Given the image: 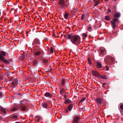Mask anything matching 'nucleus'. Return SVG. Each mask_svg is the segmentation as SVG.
Segmentation results:
<instances>
[{
  "instance_id": "1",
  "label": "nucleus",
  "mask_w": 123,
  "mask_h": 123,
  "mask_svg": "<svg viewBox=\"0 0 123 123\" xmlns=\"http://www.w3.org/2000/svg\"><path fill=\"white\" fill-rule=\"evenodd\" d=\"M68 37L67 39H68L71 38V42L75 45H77L80 43V37L78 36H73L70 34L68 35Z\"/></svg>"
},
{
  "instance_id": "2",
  "label": "nucleus",
  "mask_w": 123,
  "mask_h": 123,
  "mask_svg": "<svg viewBox=\"0 0 123 123\" xmlns=\"http://www.w3.org/2000/svg\"><path fill=\"white\" fill-rule=\"evenodd\" d=\"M58 4L60 7V11H63L65 7H67L69 3L68 0H67L66 2L64 0H59Z\"/></svg>"
},
{
  "instance_id": "3",
  "label": "nucleus",
  "mask_w": 123,
  "mask_h": 123,
  "mask_svg": "<svg viewBox=\"0 0 123 123\" xmlns=\"http://www.w3.org/2000/svg\"><path fill=\"white\" fill-rule=\"evenodd\" d=\"M6 54V53L3 51H1L0 52V61L6 64H8L9 63V62L6 60L4 59Z\"/></svg>"
},
{
  "instance_id": "4",
  "label": "nucleus",
  "mask_w": 123,
  "mask_h": 123,
  "mask_svg": "<svg viewBox=\"0 0 123 123\" xmlns=\"http://www.w3.org/2000/svg\"><path fill=\"white\" fill-rule=\"evenodd\" d=\"M99 50L100 51L101 54L103 55H104V53L106 51L105 49L103 47H100Z\"/></svg>"
},
{
  "instance_id": "5",
  "label": "nucleus",
  "mask_w": 123,
  "mask_h": 123,
  "mask_svg": "<svg viewBox=\"0 0 123 123\" xmlns=\"http://www.w3.org/2000/svg\"><path fill=\"white\" fill-rule=\"evenodd\" d=\"M113 21H111V22L113 25V28L114 29L116 27V25H115L116 23L115 21H117V18H114L113 19Z\"/></svg>"
},
{
  "instance_id": "6",
  "label": "nucleus",
  "mask_w": 123,
  "mask_h": 123,
  "mask_svg": "<svg viewBox=\"0 0 123 123\" xmlns=\"http://www.w3.org/2000/svg\"><path fill=\"white\" fill-rule=\"evenodd\" d=\"M12 83L14 87L17 85L18 84V81L17 79L16 78L15 79Z\"/></svg>"
},
{
  "instance_id": "7",
  "label": "nucleus",
  "mask_w": 123,
  "mask_h": 123,
  "mask_svg": "<svg viewBox=\"0 0 123 123\" xmlns=\"http://www.w3.org/2000/svg\"><path fill=\"white\" fill-rule=\"evenodd\" d=\"M92 74L95 76H97L99 75V74L97 71L94 70H92Z\"/></svg>"
},
{
  "instance_id": "8",
  "label": "nucleus",
  "mask_w": 123,
  "mask_h": 123,
  "mask_svg": "<svg viewBox=\"0 0 123 123\" xmlns=\"http://www.w3.org/2000/svg\"><path fill=\"white\" fill-rule=\"evenodd\" d=\"M79 120L78 117H75L74 118V120L73 121V123H78Z\"/></svg>"
},
{
  "instance_id": "9",
  "label": "nucleus",
  "mask_w": 123,
  "mask_h": 123,
  "mask_svg": "<svg viewBox=\"0 0 123 123\" xmlns=\"http://www.w3.org/2000/svg\"><path fill=\"white\" fill-rule=\"evenodd\" d=\"M97 102L100 104H102L103 103V100L100 98H97L96 99Z\"/></svg>"
},
{
  "instance_id": "10",
  "label": "nucleus",
  "mask_w": 123,
  "mask_h": 123,
  "mask_svg": "<svg viewBox=\"0 0 123 123\" xmlns=\"http://www.w3.org/2000/svg\"><path fill=\"white\" fill-rule=\"evenodd\" d=\"M97 67L98 68H101L102 67V63L99 62H97Z\"/></svg>"
},
{
  "instance_id": "11",
  "label": "nucleus",
  "mask_w": 123,
  "mask_h": 123,
  "mask_svg": "<svg viewBox=\"0 0 123 123\" xmlns=\"http://www.w3.org/2000/svg\"><path fill=\"white\" fill-rule=\"evenodd\" d=\"M42 118L41 117L37 116L35 117V121L38 122Z\"/></svg>"
},
{
  "instance_id": "12",
  "label": "nucleus",
  "mask_w": 123,
  "mask_h": 123,
  "mask_svg": "<svg viewBox=\"0 0 123 123\" xmlns=\"http://www.w3.org/2000/svg\"><path fill=\"white\" fill-rule=\"evenodd\" d=\"M45 96L46 97H48L49 98H51L52 97V95L50 93L48 92H47L45 93Z\"/></svg>"
},
{
  "instance_id": "13",
  "label": "nucleus",
  "mask_w": 123,
  "mask_h": 123,
  "mask_svg": "<svg viewBox=\"0 0 123 123\" xmlns=\"http://www.w3.org/2000/svg\"><path fill=\"white\" fill-rule=\"evenodd\" d=\"M60 94L61 95H63L64 93H65V90L63 88L60 91Z\"/></svg>"
},
{
  "instance_id": "14",
  "label": "nucleus",
  "mask_w": 123,
  "mask_h": 123,
  "mask_svg": "<svg viewBox=\"0 0 123 123\" xmlns=\"http://www.w3.org/2000/svg\"><path fill=\"white\" fill-rule=\"evenodd\" d=\"M61 81L62 86H64L66 83V81L65 79L63 78H62L61 80Z\"/></svg>"
},
{
  "instance_id": "15",
  "label": "nucleus",
  "mask_w": 123,
  "mask_h": 123,
  "mask_svg": "<svg viewBox=\"0 0 123 123\" xmlns=\"http://www.w3.org/2000/svg\"><path fill=\"white\" fill-rule=\"evenodd\" d=\"M20 108L23 111H25L26 109V106L24 105L21 106L20 105Z\"/></svg>"
},
{
  "instance_id": "16",
  "label": "nucleus",
  "mask_w": 123,
  "mask_h": 123,
  "mask_svg": "<svg viewBox=\"0 0 123 123\" xmlns=\"http://www.w3.org/2000/svg\"><path fill=\"white\" fill-rule=\"evenodd\" d=\"M42 105L44 108H46L48 106L47 104L45 103H43L42 104Z\"/></svg>"
},
{
  "instance_id": "17",
  "label": "nucleus",
  "mask_w": 123,
  "mask_h": 123,
  "mask_svg": "<svg viewBox=\"0 0 123 123\" xmlns=\"http://www.w3.org/2000/svg\"><path fill=\"white\" fill-rule=\"evenodd\" d=\"M33 43L34 44H39V41L38 39H35L34 40Z\"/></svg>"
},
{
  "instance_id": "18",
  "label": "nucleus",
  "mask_w": 123,
  "mask_h": 123,
  "mask_svg": "<svg viewBox=\"0 0 123 123\" xmlns=\"http://www.w3.org/2000/svg\"><path fill=\"white\" fill-rule=\"evenodd\" d=\"M73 106V105L72 104H70L68 106V109L69 111H71V110Z\"/></svg>"
},
{
  "instance_id": "19",
  "label": "nucleus",
  "mask_w": 123,
  "mask_h": 123,
  "mask_svg": "<svg viewBox=\"0 0 123 123\" xmlns=\"http://www.w3.org/2000/svg\"><path fill=\"white\" fill-rule=\"evenodd\" d=\"M71 101L69 99H67L65 100V103L66 104H69L71 103Z\"/></svg>"
},
{
  "instance_id": "20",
  "label": "nucleus",
  "mask_w": 123,
  "mask_h": 123,
  "mask_svg": "<svg viewBox=\"0 0 123 123\" xmlns=\"http://www.w3.org/2000/svg\"><path fill=\"white\" fill-rule=\"evenodd\" d=\"M1 110L3 112L4 114H6V111L4 108L3 107H1Z\"/></svg>"
},
{
  "instance_id": "21",
  "label": "nucleus",
  "mask_w": 123,
  "mask_h": 123,
  "mask_svg": "<svg viewBox=\"0 0 123 123\" xmlns=\"http://www.w3.org/2000/svg\"><path fill=\"white\" fill-rule=\"evenodd\" d=\"M69 14L67 13H65L64 15V18L65 19H67L68 17Z\"/></svg>"
},
{
  "instance_id": "22",
  "label": "nucleus",
  "mask_w": 123,
  "mask_h": 123,
  "mask_svg": "<svg viewBox=\"0 0 123 123\" xmlns=\"http://www.w3.org/2000/svg\"><path fill=\"white\" fill-rule=\"evenodd\" d=\"M120 14L119 13H117L114 15V16L115 17L119 18L120 17Z\"/></svg>"
},
{
  "instance_id": "23",
  "label": "nucleus",
  "mask_w": 123,
  "mask_h": 123,
  "mask_svg": "<svg viewBox=\"0 0 123 123\" xmlns=\"http://www.w3.org/2000/svg\"><path fill=\"white\" fill-rule=\"evenodd\" d=\"M100 77L102 79H105L106 78L105 75H101Z\"/></svg>"
},
{
  "instance_id": "24",
  "label": "nucleus",
  "mask_w": 123,
  "mask_h": 123,
  "mask_svg": "<svg viewBox=\"0 0 123 123\" xmlns=\"http://www.w3.org/2000/svg\"><path fill=\"white\" fill-rule=\"evenodd\" d=\"M40 54V52L37 51L35 53V55H39Z\"/></svg>"
},
{
  "instance_id": "25",
  "label": "nucleus",
  "mask_w": 123,
  "mask_h": 123,
  "mask_svg": "<svg viewBox=\"0 0 123 123\" xmlns=\"http://www.w3.org/2000/svg\"><path fill=\"white\" fill-rule=\"evenodd\" d=\"M105 19L107 20H110V18L108 16H107L105 17Z\"/></svg>"
},
{
  "instance_id": "26",
  "label": "nucleus",
  "mask_w": 123,
  "mask_h": 123,
  "mask_svg": "<svg viewBox=\"0 0 123 123\" xmlns=\"http://www.w3.org/2000/svg\"><path fill=\"white\" fill-rule=\"evenodd\" d=\"M99 4V1H96L94 4V6H96L98 5Z\"/></svg>"
},
{
  "instance_id": "27",
  "label": "nucleus",
  "mask_w": 123,
  "mask_h": 123,
  "mask_svg": "<svg viewBox=\"0 0 123 123\" xmlns=\"http://www.w3.org/2000/svg\"><path fill=\"white\" fill-rule=\"evenodd\" d=\"M54 50V49L52 47L50 48V52L51 53H52Z\"/></svg>"
},
{
  "instance_id": "28",
  "label": "nucleus",
  "mask_w": 123,
  "mask_h": 123,
  "mask_svg": "<svg viewBox=\"0 0 123 123\" xmlns=\"http://www.w3.org/2000/svg\"><path fill=\"white\" fill-rule=\"evenodd\" d=\"M87 29L89 31H91L92 30V28L91 26H89L88 27Z\"/></svg>"
},
{
  "instance_id": "29",
  "label": "nucleus",
  "mask_w": 123,
  "mask_h": 123,
  "mask_svg": "<svg viewBox=\"0 0 123 123\" xmlns=\"http://www.w3.org/2000/svg\"><path fill=\"white\" fill-rule=\"evenodd\" d=\"M86 99V98H82L81 100L80 101V102H83Z\"/></svg>"
},
{
  "instance_id": "30",
  "label": "nucleus",
  "mask_w": 123,
  "mask_h": 123,
  "mask_svg": "<svg viewBox=\"0 0 123 123\" xmlns=\"http://www.w3.org/2000/svg\"><path fill=\"white\" fill-rule=\"evenodd\" d=\"M18 108H16V107H14L13 109H12L11 111H16Z\"/></svg>"
},
{
  "instance_id": "31",
  "label": "nucleus",
  "mask_w": 123,
  "mask_h": 123,
  "mask_svg": "<svg viewBox=\"0 0 123 123\" xmlns=\"http://www.w3.org/2000/svg\"><path fill=\"white\" fill-rule=\"evenodd\" d=\"M17 116L16 115H15L13 116L12 117V118L13 119H17Z\"/></svg>"
},
{
  "instance_id": "32",
  "label": "nucleus",
  "mask_w": 123,
  "mask_h": 123,
  "mask_svg": "<svg viewBox=\"0 0 123 123\" xmlns=\"http://www.w3.org/2000/svg\"><path fill=\"white\" fill-rule=\"evenodd\" d=\"M82 35L85 38L87 36L86 34L84 33H83L82 34Z\"/></svg>"
},
{
  "instance_id": "33",
  "label": "nucleus",
  "mask_w": 123,
  "mask_h": 123,
  "mask_svg": "<svg viewBox=\"0 0 123 123\" xmlns=\"http://www.w3.org/2000/svg\"><path fill=\"white\" fill-rule=\"evenodd\" d=\"M105 67H106V70L107 71H108L109 70V67L107 65H106Z\"/></svg>"
},
{
  "instance_id": "34",
  "label": "nucleus",
  "mask_w": 123,
  "mask_h": 123,
  "mask_svg": "<svg viewBox=\"0 0 123 123\" xmlns=\"http://www.w3.org/2000/svg\"><path fill=\"white\" fill-rule=\"evenodd\" d=\"M111 12V10L109 9H108L107 10V13H109Z\"/></svg>"
},
{
  "instance_id": "35",
  "label": "nucleus",
  "mask_w": 123,
  "mask_h": 123,
  "mask_svg": "<svg viewBox=\"0 0 123 123\" xmlns=\"http://www.w3.org/2000/svg\"><path fill=\"white\" fill-rule=\"evenodd\" d=\"M85 16V15H82L81 18V19L82 20H83Z\"/></svg>"
},
{
  "instance_id": "36",
  "label": "nucleus",
  "mask_w": 123,
  "mask_h": 123,
  "mask_svg": "<svg viewBox=\"0 0 123 123\" xmlns=\"http://www.w3.org/2000/svg\"><path fill=\"white\" fill-rule=\"evenodd\" d=\"M120 107L121 109L123 110V105H120Z\"/></svg>"
},
{
  "instance_id": "37",
  "label": "nucleus",
  "mask_w": 123,
  "mask_h": 123,
  "mask_svg": "<svg viewBox=\"0 0 123 123\" xmlns=\"http://www.w3.org/2000/svg\"><path fill=\"white\" fill-rule=\"evenodd\" d=\"M33 64L34 65L36 64L37 63V61L36 60H34L33 61Z\"/></svg>"
},
{
  "instance_id": "38",
  "label": "nucleus",
  "mask_w": 123,
  "mask_h": 123,
  "mask_svg": "<svg viewBox=\"0 0 123 123\" xmlns=\"http://www.w3.org/2000/svg\"><path fill=\"white\" fill-rule=\"evenodd\" d=\"M43 62L45 63H47L48 62V61L46 60H43Z\"/></svg>"
},
{
  "instance_id": "39",
  "label": "nucleus",
  "mask_w": 123,
  "mask_h": 123,
  "mask_svg": "<svg viewBox=\"0 0 123 123\" xmlns=\"http://www.w3.org/2000/svg\"><path fill=\"white\" fill-rule=\"evenodd\" d=\"M3 95V94L1 92H0V98L2 97Z\"/></svg>"
},
{
  "instance_id": "40",
  "label": "nucleus",
  "mask_w": 123,
  "mask_h": 123,
  "mask_svg": "<svg viewBox=\"0 0 123 123\" xmlns=\"http://www.w3.org/2000/svg\"><path fill=\"white\" fill-rule=\"evenodd\" d=\"M64 98H65V99H67V96L66 95H64Z\"/></svg>"
},
{
  "instance_id": "41",
  "label": "nucleus",
  "mask_w": 123,
  "mask_h": 123,
  "mask_svg": "<svg viewBox=\"0 0 123 123\" xmlns=\"http://www.w3.org/2000/svg\"><path fill=\"white\" fill-rule=\"evenodd\" d=\"M68 109H66L65 111L66 112V113H67L68 112Z\"/></svg>"
},
{
  "instance_id": "42",
  "label": "nucleus",
  "mask_w": 123,
  "mask_h": 123,
  "mask_svg": "<svg viewBox=\"0 0 123 123\" xmlns=\"http://www.w3.org/2000/svg\"><path fill=\"white\" fill-rule=\"evenodd\" d=\"M105 83H103V85H102V86H103V87H104V85H105Z\"/></svg>"
},
{
  "instance_id": "43",
  "label": "nucleus",
  "mask_w": 123,
  "mask_h": 123,
  "mask_svg": "<svg viewBox=\"0 0 123 123\" xmlns=\"http://www.w3.org/2000/svg\"><path fill=\"white\" fill-rule=\"evenodd\" d=\"M52 35H53V36H55V35L54 33L53 34H52Z\"/></svg>"
},
{
  "instance_id": "44",
  "label": "nucleus",
  "mask_w": 123,
  "mask_h": 123,
  "mask_svg": "<svg viewBox=\"0 0 123 123\" xmlns=\"http://www.w3.org/2000/svg\"><path fill=\"white\" fill-rule=\"evenodd\" d=\"M15 123H19V122H16Z\"/></svg>"
},
{
  "instance_id": "45",
  "label": "nucleus",
  "mask_w": 123,
  "mask_h": 123,
  "mask_svg": "<svg viewBox=\"0 0 123 123\" xmlns=\"http://www.w3.org/2000/svg\"><path fill=\"white\" fill-rule=\"evenodd\" d=\"M52 69H50V72H51L52 71Z\"/></svg>"
},
{
  "instance_id": "46",
  "label": "nucleus",
  "mask_w": 123,
  "mask_h": 123,
  "mask_svg": "<svg viewBox=\"0 0 123 123\" xmlns=\"http://www.w3.org/2000/svg\"><path fill=\"white\" fill-rule=\"evenodd\" d=\"M106 58L105 57V61H106Z\"/></svg>"
},
{
  "instance_id": "47",
  "label": "nucleus",
  "mask_w": 123,
  "mask_h": 123,
  "mask_svg": "<svg viewBox=\"0 0 123 123\" xmlns=\"http://www.w3.org/2000/svg\"><path fill=\"white\" fill-rule=\"evenodd\" d=\"M89 63L90 64H91V62H89Z\"/></svg>"
},
{
  "instance_id": "48",
  "label": "nucleus",
  "mask_w": 123,
  "mask_h": 123,
  "mask_svg": "<svg viewBox=\"0 0 123 123\" xmlns=\"http://www.w3.org/2000/svg\"><path fill=\"white\" fill-rule=\"evenodd\" d=\"M113 0L115 1H116L117 0Z\"/></svg>"
},
{
  "instance_id": "49",
  "label": "nucleus",
  "mask_w": 123,
  "mask_h": 123,
  "mask_svg": "<svg viewBox=\"0 0 123 123\" xmlns=\"http://www.w3.org/2000/svg\"><path fill=\"white\" fill-rule=\"evenodd\" d=\"M96 0H93V1H95Z\"/></svg>"
},
{
  "instance_id": "50",
  "label": "nucleus",
  "mask_w": 123,
  "mask_h": 123,
  "mask_svg": "<svg viewBox=\"0 0 123 123\" xmlns=\"http://www.w3.org/2000/svg\"><path fill=\"white\" fill-rule=\"evenodd\" d=\"M108 0H105L106 1H108Z\"/></svg>"
},
{
  "instance_id": "51",
  "label": "nucleus",
  "mask_w": 123,
  "mask_h": 123,
  "mask_svg": "<svg viewBox=\"0 0 123 123\" xmlns=\"http://www.w3.org/2000/svg\"><path fill=\"white\" fill-rule=\"evenodd\" d=\"M100 56H101L100 55Z\"/></svg>"
},
{
  "instance_id": "52",
  "label": "nucleus",
  "mask_w": 123,
  "mask_h": 123,
  "mask_svg": "<svg viewBox=\"0 0 123 123\" xmlns=\"http://www.w3.org/2000/svg\"><path fill=\"white\" fill-rule=\"evenodd\" d=\"M22 104H23V103H22Z\"/></svg>"
},
{
  "instance_id": "53",
  "label": "nucleus",
  "mask_w": 123,
  "mask_h": 123,
  "mask_svg": "<svg viewBox=\"0 0 123 123\" xmlns=\"http://www.w3.org/2000/svg\"><path fill=\"white\" fill-rule=\"evenodd\" d=\"M65 37V36H64V37Z\"/></svg>"
},
{
  "instance_id": "54",
  "label": "nucleus",
  "mask_w": 123,
  "mask_h": 123,
  "mask_svg": "<svg viewBox=\"0 0 123 123\" xmlns=\"http://www.w3.org/2000/svg\"><path fill=\"white\" fill-rule=\"evenodd\" d=\"M67 0H66V1Z\"/></svg>"
}]
</instances>
